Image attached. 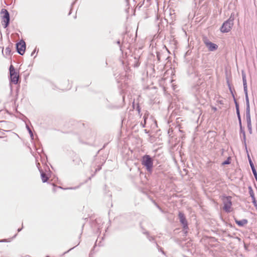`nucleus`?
<instances>
[{
    "instance_id": "1",
    "label": "nucleus",
    "mask_w": 257,
    "mask_h": 257,
    "mask_svg": "<svg viewBox=\"0 0 257 257\" xmlns=\"http://www.w3.org/2000/svg\"><path fill=\"white\" fill-rule=\"evenodd\" d=\"M237 116L238 119V123L239 125V137L241 140L242 143L244 147L246 152H247V147L246 145V139L245 132L244 131V128L242 125L241 116L240 114L239 110H237Z\"/></svg>"
},
{
    "instance_id": "2",
    "label": "nucleus",
    "mask_w": 257,
    "mask_h": 257,
    "mask_svg": "<svg viewBox=\"0 0 257 257\" xmlns=\"http://www.w3.org/2000/svg\"><path fill=\"white\" fill-rule=\"evenodd\" d=\"M141 163L144 166L147 171L149 173H152L153 168V159L149 155L143 156L141 159Z\"/></svg>"
},
{
    "instance_id": "3",
    "label": "nucleus",
    "mask_w": 257,
    "mask_h": 257,
    "mask_svg": "<svg viewBox=\"0 0 257 257\" xmlns=\"http://www.w3.org/2000/svg\"><path fill=\"white\" fill-rule=\"evenodd\" d=\"M234 18L232 17V15L230 18L225 21L222 25L220 28V31L222 33L229 32L233 25Z\"/></svg>"
},
{
    "instance_id": "4",
    "label": "nucleus",
    "mask_w": 257,
    "mask_h": 257,
    "mask_svg": "<svg viewBox=\"0 0 257 257\" xmlns=\"http://www.w3.org/2000/svg\"><path fill=\"white\" fill-rule=\"evenodd\" d=\"M1 14L2 15V25L4 28L8 27L10 22V17L9 12L5 9L1 10Z\"/></svg>"
},
{
    "instance_id": "5",
    "label": "nucleus",
    "mask_w": 257,
    "mask_h": 257,
    "mask_svg": "<svg viewBox=\"0 0 257 257\" xmlns=\"http://www.w3.org/2000/svg\"><path fill=\"white\" fill-rule=\"evenodd\" d=\"M178 218L185 233H187L189 229L188 223L184 213L181 211H179L178 213Z\"/></svg>"
},
{
    "instance_id": "6",
    "label": "nucleus",
    "mask_w": 257,
    "mask_h": 257,
    "mask_svg": "<svg viewBox=\"0 0 257 257\" xmlns=\"http://www.w3.org/2000/svg\"><path fill=\"white\" fill-rule=\"evenodd\" d=\"M10 80L12 82L16 84L18 83L19 79V75L16 72L13 65H11L10 68Z\"/></svg>"
},
{
    "instance_id": "7",
    "label": "nucleus",
    "mask_w": 257,
    "mask_h": 257,
    "mask_svg": "<svg viewBox=\"0 0 257 257\" xmlns=\"http://www.w3.org/2000/svg\"><path fill=\"white\" fill-rule=\"evenodd\" d=\"M192 92L196 97L202 96L203 93L205 92V85L201 84L200 85H196L192 87Z\"/></svg>"
},
{
    "instance_id": "8",
    "label": "nucleus",
    "mask_w": 257,
    "mask_h": 257,
    "mask_svg": "<svg viewBox=\"0 0 257 257\" xmlns=\"http://www.w3.org/2000/svg\"><path fill=\"white\" fill-rule=\"evenodd\" d=\"M241 75H242V78L243 91H244V92L245 94L246 104L249 103L248 93H247V81H246V74H245V72L243 70L241 71Z\"/></svg>"
},
{
    "instance_id": "9",
    "label": "nucleus",
    "mask_w": 257,
    "mask_h": 257,
    "mask_svg": "<svg viewBox=\"0 0 257 257\" xmlns=\"http://www.w3.org/2000/svg\"><path fill=\"white\" fill-rule=\"evenodd\" d=\"M223 209L226 212H230V208L232 206L231 197L226 196L223 199Z\"/></svg>"
},
{
    "instance_id": "10",
    "label": "nucleus",
    "mask_w": 257,
    "mask_h": 257,
    "mask_svg": "<svg viewBox=\"0 0 257 257\" xmlns=\"http://www.w3.org/2000/svg\"><path fill=\"white\" fill-rule=\"evenodd\" d=\"M26 43L23 40H20L16 44V49L17 52L21 55H24L26 50Z\"/></svg>"
},
{
    "instance_id": "11",
    "label": "nucleus",
    "mask_w": 257,
    "mask_h": 257,
    "mask_svg": "<svg viewBox=\"0 0 257 257\" xmlns=\"http://www.w3.org/2000/svg\"><path fill=\"white\" fill-rule=\"evenodd\" d=\"M203 42L210 51H214L218 48L216 44L209 41L206 38L203 39Z\"/></svg>"
},
{
    "instance_id": "12",
    "label": "nucleus",
    "mask_w": 257,
    "mask_h": 257,
    "mask_svg": "<svg viewBox=\"0 0 257 257\" xmlns=\"http://www.w3.org/2000/svg\"><path fill=\"white\" fill-rule=\"evenodd\" d=\"M228 88H229V91L232 95V96L233 98V100H234V103H235V109H236V112H237V110H239V104L237 102V100H236L235 99V96H234V93H233V91L232 90V88H231V87L230 85V84L229 83H228Z\"/></svg>"
},
{
    "instance_id": "13",
    "label": "nucleus",
    "mask_w": 257,
    "mask_h": 257,
    "mask_svg": "<svg viewBox=\"0 0 257 257\" xmlns=\"http://www.w3.org/2000/svg\"><path fill=\"white\" fill-rule=\"evenodd\" d=\"M245 116L246 122H251L250 113V105L249 103L246 104Z\"/></svg>"
},
{
    "instance_id": "14",
    "label": "nucleus",
    "mask_w": 257,
    "mask_h": 257,
    "mask_svg": "<svg viewBox=\"0 0 257 257\" xmlns=\"http://www.w3.org/2000/svg\"><path fill=\"white\" fill-rule=\"evenodd\" d=\"M235 223L237 224L238 226L240 227L243 226L244 225L246 224L248 222V221L246 219H243L241 220H237L236 219H234Z\"/></svg>"
},
{
    "instance_id": "15",
    "label": "nucleus",
    "mask_w": 257,
    "mask_h": 257,
    "mask_svg": "<svg viewBox=\"0 0 257 257\" xmlns=\"http://www.w3.org/2000/svg\"><path fill=\"white\" fill-rule=\"evenodd\" d=\"M39 169V171L41 173V177L42 182L43 183H45V182H47V181L49 179V177L47 176V174L45 172H44L42 169Z\"/></svg>"
},
{
    "instance_id": "16",
    "label": "nucleus",
    "mask_w": 257,
    "mask_h": 257,
    "mask_svg": "<svg viewBox=\"0 0 257 257\" xmlns=\"http://www.w3.org/2000/svg\"><path fill=\"white\" fill-rule=\"evenodd\" d=\"M248 188L249 194L250 197L251 198V199H254L255 198V196H254V192H253V191L252 190L251 186H248Z\"/></svg>"
},
{
    "instance_id": "17",
    "label": "nucleus",
    "mask_w": 257,
    "mask_h": 257,
    "mask_svg": "<svg viewBox=\"0 0 257 257\" xmlns=\"http://www.w3.org/2000/svg\"><path fill=\"white\" fill-rule=\"evenodd\" d=\"M143 233L147 235V237L149 240V241H153L155 240L154 237L153 236H150L148 231H144L143 232Z\"/></svg>"
},
{
    "instance_id": "18",
    "label": "nucleus",
    "mask_w": 257,
    "mask_h": 257,
    "mask_svg": "<svg viewBox=\"0 0 257 257\" xmlns=\"http://www.w3.org/2000/svg\"><path fill=\"white\" fill-rule=\"evenodd\" d=\"M247 127L248 131L249 134H252V126H251V122H247Z\"/></svg>"
},
{
    "instance_id": "19",
    "label": "nucleus",
    "mask_w": 257,
    "mask_h": 257,
    "mask_svg": "<svg viewBox=\"0 0 257 257\" xmlns=\"http://www.w3.org/2000/svg\"><path fill=\"white\" fill-rule=\"evenodd\" d=\"M26 127H27L28 131L29 132V133L30 135L31 138L32 140H33L34 139V135H33L32 130H31L30 127L28 125H26Z\"/></svg>"
},
{
    "instance_id": "20",
    "label": "nucleus",
    "mask_w": 257,
    "mask_h": 257,
    "mask_svg": "<svg viewBox=\"0 0 257 257\" xmlns=\"http://www.w3.org/2000/svg\"><path fill=\"white\" fill-rule=\"evenodd\" d=\"M155 244H156V246H157V248L158 249V250H159V251L161 252L163 254L166 255V253H165V252L164 251L162 247H160V246L157 244V243L156 241H155Z\"/></svg>"
},
{
    "instance_id": "21",
    "label": "nucleus",
    "mask_w": 257,
    "mask_h": 257,
    "mask_svg": "<svg viewBox=\"0 0 257 257\" xmlns=\"http://www.w3.org/2000/svg\"><path fill=\"white\" fill-rule=\"evenodd\" d=\"M11 52V49L10 46L7 47L5 49L6 55H10Z\"/></svg>"
},
{
    "instance_id": "22",
    "label": "nucleus",
    "mask_w": 257,
    "mask_h": 257,
    "mask_svg": "<svg viewBox=\"0 0 257 257\" xmlns=\"http://www.w3.org/2000/svg\"><path fill=\"white\" fill-rule=\"evenodd\" d=\"M73 161L77 165H79L81 162V160L80 158L77 157L75 159L73 160Z\"/></svg>"
},
{
    "instance_id": "23",
    "label": "nucleus",
    "mask_w": 257,
    "mask_h": 257,
    "mask_svg": "<svg viewBox=\"0 0 257 257\" xmlns=\"http://www.w3.org/2000/svg\"><path fill=\"white\" fill-rule=\"evenodd\" d=\"M230 163V158H228L227 160H226L225 161H224L222 163V164L223 165H228V164H229Z\"/></svg>"
},
{
    "instance_id": "24",
    "label": "nucleus",
    "mask_w": 257,
    "mask_h": 257,
    "mask_svg": "<svg viewBox=\"0 0 257 257\" xmlns=\"http://www.w3.org/2000/svg\"><path fill=\"white\" fill-rule=\"evenodd\" d=\"M252 170V173L254 175V177L255 178V180L257 181V172H256V171L255 170V169H254V170Z\"/></svg>"
},
{
    "instance_id": "25",
    "label": "nucleus",
    "mask_w": 257,
    "mask_h": 257,
    "mask_svg": "<svg viewBox=\"0 0 257 257\" xmlns=\"http://www.w3.org/2000/svg\"><path fill=\"white\" fill-rule=\"evenodd\" d=\"M252 202L254 206L255 207H257V202H256V200L255 199V198H254V199H252Z\"/></svg>"
},
{
    "instance_id": "26",
    "label": "nucleus",
    "mask_w": 257,
    "mask_h": 257,
    "mask_svg": "<svg viewBox=\"0 0 257 257\" xmlns=\"http://www.w3.org/2000/svg\"><path fill=\"white\" fill-rule=\"evenodd\" d=\"M157 59L158 61H161V56L160 53L159 52L157 53Z\"/></svg>"
},
{
    "instance_id": "27",
    "label": "nucleus",
    "mask_w": 257,
    "mask_h": 257,
    "mask_svg": "<svg viewBox=\"0 0 257 257\" xmlns=\"http://www.w3.org/2000/svg\"><path fill=\"white\" fill-rule=\"evenodd\" d=\"M122 45H124V44H127V43H130V42L128 41H127L125 38L124 37V38L123 39V40H122Z\"/></svg>"
},
{
    "instance_id": "28",
    "label": "nucleus",
    "mask_w": 257,
    "mask_h": 257,
    "mask_svg": "<svg viewBox=\"0 0 257 257\" xmlns=\"http://www.w3.org/2000/svg\"><path fill=\"white\" fill-rule=\"evenodd\" d=\"M249 165H250L251 170H253V169L254 170V169H255L252 162H251L250 163H249Z\"/></svg>"
},
{
    "instance_id": "29",
    "label": "nucleus",
    "mask_w": 257,
    "mask_h": 257,
    "mask_svg": "<svg viewBox=\"0 0 257 257\" xmlns=\"http://www.w3.org/2000/svg\"><path fill=\"white\" fill-rule=\"evenodd\" d=\"M36 51V48H35L31 53V56H33Z\"/></svg>"
},
{
    "instance_id": "30",
    "label": "nucleus",
    "mask_w": 257,
    "mask_h": 257,
    "mask_svg": "<svg viewBox=\"0 0 257 257\" xmlns=\"http://www.w3.org/2000/svg\"><path fill=\"white\" fill-rule=\"evenodd\" d=\"M246 154H247V155L248 160H251V158H250V157L249 156V153H248V151H247V152H246Z\"/></svg>"
},
{
    "instance_id": "31",
    "label": "nucleus",
    "mask_w": 257,
    "mask_h": 257,
    "mask_svg": "<svg viewBox=\"0 0 257 257\" xmlns=\"http://www.w3.org/2000/svg\"><path fill=\"white\" fill-rule=\"evenodd\" d=\"M74 247H75V246H74V247H72V248H70V249H69L68 250H67V251H65V252H64V254H66V253H68L69 251H70L71 250H72V249H73Z\"/></svg>"
},
{
    "instance_id": "32",
    "label": "nucleus",
    "mask_w": 257,
    "mask_h": 257,
    "mask_svg": "<svg viewBox=\"0 0 257 257\" xmlns=\"http://www.w3.org/2000/svg\"><path fill=\"white\" fill-rule=\"evenodd\" d=\"M117 44L119 46L120 48H121V46L120 45V41L119 40L117 41Z\"/></svg>"
},
{
    "instance_id": "33",
    "label": "nucleus",
    "mask_w": 257,
    "mask_h": 257,
    "mask_svg": "<svg viewBox=\"0 0 257 257\" xmlns=\"http://www.w3.org/2000/svg\"><path fill=\"white\" fill-rule=\"evenodd\" d=\"M156 205L161 211H162L161 208L157 204H156Z\"/></svg>"
},
{
    "instance_id": "34",
    "label": "nucleus",
    "mask_w": 257,
    "mask_h": 257,
    "mask_svg": "<svg viewBox=\"0 0 257 257\" xmlns=\"http://www.w3.org/2000/svg\"><path fill=\"white\" fill-rule=\"evenodd\" d=\"M101 169V167L98 168L96 169V171H99Z\"/></svg>"
},
{
    "instance_id": "35",
    "label": "nucleus",
    "mask_w": 257,
    "mask_h": 257,
    "mask_svg": "<svg viewBox=\"0 0 257 257\" xmlns=\"http://www.w3.org/2000/svg\"><path fill=\"white\" fill-rule=\"evenodd\" d=\"M22 228H23V227H22V228H19V229H18V232L21 231L22 230Z\"/></svg>"
},
{
    "instance_id": "36",
    "label": "nucleus",
    "mask_w": 257,
    "mask_h": 257,
    "mask_svg": "<svg viewBox=\"0 0 257 257\" xmlns=\"http://www.w3.org/2000/svg\"><path fill=\"white\" fill-rule=\"evenodd\" d=\"M5 241H6V240H5V239L1 240H0V242H5Z\"/></svg>"
},
{
    "instance_id": "37",
    "label": "nucleus",
    "mask_w": 257,
    "mask_h": 257,
    "mask_svg": "<svg viewBox=\"0 0 257 257\" xmlns=\"http://www.w3.org/2000/svg\"><path fill=\"white\" fill-rule=\"evenodd\" d=\"M138 111H140V108H139V107L138 106Z\"/></svg>"
},
{
    "instance_id": "38",
    "label": "nucleus",
    "mask_w": 257,
    "mask_h": 257,
    "mask_svg": "<svg viewBox=\"0 0 257 257\" xmlns=\"http://www.w3.org/2000/svg\"><path fill=\"white\" fill-rule=\"evenodd\" d=\"M75 2H74L72 4L71 6H72L75 4Z\"/></svg>"
},
{
    "instance_id": "39",
    "label": "nucleus",
    "mask_w": 257,
    "mask_h": 257,
    "mask_svg": "<svg viewBox=\"0 0 257 257\" xmlns=\"http://www.w3.org/2000/svg\"><path fill=\"white\" fill-rule=\"evenodd\" d=\"M248 162H249V163H250L251 162H252V160H251H251H248Z\"/></svg>"
},
{
    "instance_id": "40",
    "label": "nucleus",
    "mask_w": 257,
    "mask_h": 257,
    "mask_svg": "<svg viewBox=\"0 0 257 257\" xmlns=\"http://www.w3.org/2000/svg\"><path fill=\"white\" fill-rule=\"evenodd\" d=\"M71 13V10L70 11V12L69 13L68 15H70Z\"/></svg>"
},
{
    "instance_id": "41",
    "label": "nucleus",
    "mask_w": 257,
    "mask_h": 257,
    "mask_svg": "<svg viewBox=\"0 0 257 257\" xmlns=\"http://www.w3.org/2000/svg\"><path fill=\"white\" fill-rule=\"evenodd\" d=\"M100 242H101V241H99V242L98 243V245H99V246H100V245H101V244H100Z\"/></svg>"
},
{
    "instance_id": "42",
    "label": "nucleus",
    "mask_w": 257,
    "mask_h": 257,
    "mask_svg": "<svg viewBox=\"0 0 257 257\" xmlns=\"http://www.w3.org/2000/svg\"><path fill=\"white\" fill-rule=\"evenodd\" d=\"M99 221L98 219H96V222H97Z\"/></svg>"
},
{
    "instance_id": "43",
    "label": "nucleus",
    "mask_w": 257,
    "mask_h": 257,
    "mask_svg": "<svg viewBox=\"0 0 257 257\" xmlns=\"http://www.w3.org/2000/svg\"><path fill=\"white\" fill-rule=\"evenodd\" d=\"M97 229H98V230H100V227L99 226Z\"/></svg>"
},
{
    "instance_id": "44",
    "label": "nucleus",
    "mask_w": 257,
    "mask_h": 257,
    "mask_svg": "<svg viewBox=\"0 0 257 257\" xmlns=\"http://www.w3.org/2000/svg\"><path fill=\"white\" fill-rule=\"evenodd\" d=\"M58 187V188H60V189H62V187Z\"/></svg>"
},
{
    "instance_id": "45",
    "label": "nucleus",
    "mask_w": 257,
    "mask_h": 257,
    "mask_svg": "<svg viewBox=\"0 0 257 257\" xmlns=\"http://www.w3.org/2000/svg\"><path fill=\"white\" fill-rule=\"evenodd\" d=\"M97 241H98V240H96V243H96L97 242Z\"/></svg>"
},
{
    "instance_id": "46",
    "label": "nucleus",
    "mask_w": 257,
    "mask_h": 257,
    "mask_svg": "<svg viewBox=\"0 0 257 257\" xmlns=\"http://www.w3.org/2000/svg\"><path fill=\"white\" fill-rule=\"evenodd\" d=\"M0 257H2V256L0 255Z\"/></svg>"
},
{
    "instance_id": "47",
    "label": "nucleus",
    "mask_w": 257,
    "mask_h": 257,
    "mask_svg": "<svg viewBox=\"0 0 257 257\" xmlns=\"http://www.w3.org/2000/svg\"><path fill=\"white\" fill-rule=\"evenodd\" d=\"M2 138L1 137H0V138Z\"/></svg>"
}]
</instances>
